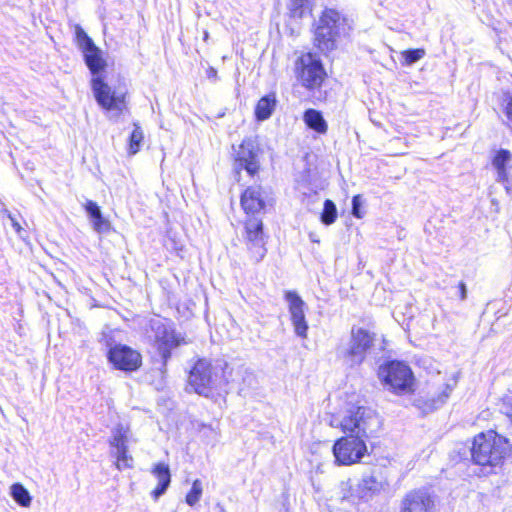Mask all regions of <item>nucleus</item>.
Returning a JSON list of instances; mask_svg holds the SVG:
<instances>
[{"label": "nucleus", "mask_w": 512, "mask_h": 512, "mask_svg": "<svg viewBox=\"0 0 512 512\" xmlns=\"http://www.w3.org/2000/svg\"><path fill=\"white\" fill-rule=\"evenodd\" d=\"M504 112L508 120V125L512 128V94L506 96Z\"/></svg>", "instance_id": "f704fd0d"}, {"label": "nucleus", "mask_w": 512, "mask_h": 512, "mask_svg": "<svg viewBox=\"0 0 512 512\" xmlns=\"http://www.w3.org/2000/svg\"><path fill=\"white\" fill-rule=\"evenodd\" d=\"M303 120L310 129L317 133L325 134L327 132L328 125L320 111L307 109L304 112Z\"/></svg>", "instance_id": "5701e85b"}, {"label": "nucleus", "mask_w": 512, "mask_h": 512, "mask_svg": "<svg viewBox=\"0 0 512 512\" xmlns=\"http://www.w3.org/2000/svg\"><path fill=\"white\" fill-rule=\"evenodd\" d=\"M363 206V199L361 195H355L352 198V215L356 218L361 219L364 215V212L362 210Z\"/></svg>", "instance_id": "2f4dec72"}, {"label": "nucleus", "mask_w": 512, "mask_h": 512, "mask_svg": "<svg viewBox=\"0 0 512 512\" xmlns=\"http://www.w3.org/2000/svg\"><path fill=\"white\" fill-rule=\"evenodd\" d=\"M152 474L157 478L158 484L151 495L154 500H158V498L166 492L171 483L169 466L165 463H157L152 469Z\"/></svg>", "instance_id": "aec40b11"}, {"label": "nucleus", "mask_w": 512, "mask_h": 512, "mask_svg": "<svg viewBox=\"0 0 512 512\" xmlns=\"http://www.w3.org/2000/svg\"><path fill=\"white\" fill-rule=\"evenodd\" d=\"M233 169L237 175L245 170L251 177L255 176L260 169L259 149L255 141L246 138L239 145L235 153Z\"/></svg>", "instance_id": "f8f14e48"}, {"label": "nucleus", "mask_w": 512, "mask_h": 512, "mask_svg": "<svg viewBox=\"0 0 512 512\" xmlns=\"http://www.w3.org/2000/svg\"><path fill=\"white\" fill-rule=\"evenodd\" d=\"M276 97H275V94H268L264 97H262L257 105H256V109H255V116L257 118V120L259 121H264L266 119H268L274 109H275V106H276Z\"/></svg>", "instance_id": "b1692460"}, {"label": "nucleus", "mask_w": 512, "mask_h": 512, "mask_svg": "<svg viewBox=\"0 0 512 512\" xmlns=\"http://www.w3.org/2000/svg\"><path fill=\"white\" fill-rule=\"evenodd\" d=\"M401 512H436L435 498L425 490L411 491L402 500Z\"/></svg>", "instance_id": "dca6fc26"}, {"label": "nucleus", "mask_w": 512, "mask_h": 512, "mask_svg": "<svg viewBox=\"0 0 512 512\" xmlns=\"http://www.w3.org/2000/svg\"><path fill=\"white\" fill-rule=\"evenodd\" d=\"M512 2V0H510Z\"/></svg>", "instance_id": "a19ab883"}, {"label": "nucleus", "mask_w": 512, "mask_h": 512, "mask_svg": "<svg viewBox=\"0 0 512 512\" xmlns=\"http://www.w3.org/2000/svg\"><path fill=\"white\" fill-rule=\"evenodd\" d=\"M244 240L250 260L255 264L261 262L266 256L267 248L260 218L251 216L246 220Z\"/></svg>", "instance_id": "9d476101"}, {"label": "nucleus", "mask_w": 512, "mask_h": 512, "mask_svg": "<svg viewBox=\"0 0 512 512\" xmlns=\"http://www.w3.org/2000/svg\"><path fill=\"white\" fill-rule=\"evenodd\" d=\"M92 224L93 229L99 234L106 233L111 228L110 222L102 214L99 215V218L98 216L94 218Z\"/></svg>", "instance_id": "7c9ffc66"}, {"label": "nucleus", "mask_w": 512, "mask_h": 512, "mask_svg": "<svg viewBox=\"0 0 512 512\" xmlns=\"http://www.w3.org/2000/svg\"><path fill=\"white\" fill-rule=\"evenodd\" d=\"M241 206L249 215L254 216L265 208L263 191L260 186L248 187L241 196Z\"/></svg>", "instance_id": "a211bd4d"}, {"label": "nucleus", "mask_w": 512, "mask_h": 512, "mask_svg": "<svg viewBox=\"0 0 512 512\" xmlns=\"http://www.w3.org/2000/svg\"><path fill=\"white\" fill-rule=\"evenodd\" d=\"M452 389V386L445 384L444 389L437 397L420 396L414 400V406L423 414H429L446 403L450 393L452 392Z\"/></svg>", "instance_id": "6ab92c4d"}, {"label": "nucleus", "mask_w": 512, "mask_h": 512, "mask_svg": "<svg viewBox=\"0 0 512 512\" xmlns=\"http://www.w3.org/2000/svg\"><path fill=\"white\" fill-rule=\"evenodd\" d=\"M107 358L115 369L125 372H134L142 365L141 354L137 350L123 344H116L110 347Z\"/></svg>", "instance_id": "ddd939ff"}, {"label": "nucleus", "mask_w": 512, "mask_h": 512, "mask_svg": "<svg viewBox=\"0 0 512 512\" xmlns=\"http://www.w3.org/2000/svg\"><path fill=\"white\" fill-rule=\"evenodd\" d=\"M379 378L397 394L412 390L414 377L410 367L400 361H391L379 367Z\"/></svg>", "instance_id": "0eeeda50"}, {"label": "nucleus", "mask_w": 512, "mask_h": 512, "mask_svg": "<svg viewBox=\"0 0 512 512\" xmlns=\"http://www.w3.org/2000/svg\"><path fill=\"white\" fill-rule=\"evenodd\" d=\"M130 437L129 427L122 424L116 425L112 429V435L109 444L114 451L112 454L116 457V467L121 470L131 468L133 465V458L128 454V442Z\"/></svg>", "instance_id": "4468645a"}, {"label": "nucleus", "mask_w": 512, "mask_h": 512, "mask_svg": "<svg viewBox=\"0 0 512 512\" xmlns=\"http://www.w3.org/2000/svg\"><path fill=\"white\" fill-rule=\"evenodd\" d=\"M285 299L288 302L290 319L294 327L295 334L301 338L307 337L308 323L305 317L306 304L295 291H287Z\"/></svg>", "instance_id": "2eb2a0df"}, {"label": "nucleus", "mask_w": 512, "mask_h": 512, "mask_svg": "<svg viewBox=\"0 0 512 512\" xmlns=\"http://www.w3.org/2000/svg\"><path fill=\"white\" fill-rule=\"evenodd\" d=\"M459 290H460V298L461 300H465L467 297V289L464 282L459 283Z\"/></svg>", "instance_id": "4c0bfd02"}, {"label": "nucleus", "mask_w": 512, "mask_h": 512, "mask_svg": "<svg viewBox=\"0 0 512 512\" xmlns=\"http://www.w3.org/2000/svg\"><path fill=\"white\" fill-rule=\"evenodd\" d=\"M217 507L219 508V512H225L224 507L221 506L220 504H218Z\"/></svg>", "instance_id": "58836bf2"}, {"label": "nucleus", "mask_w": 512, "mask_h": 512, "mask_svg": "<svg viewBox=\"0 0 512 512\" xmlns=\"http://www.w3.org/2000/svg\"><path fill=\"white\" fill-rule=\"evenodd\" d=\"M337 218V209L333 201L327 199L324 202L323 212L321 214V221L325 225H330L335 222Z\"/></svg>", "instance_id": "a878e982"}, {"label": "nucleus", "mask_w": 512, "mask_h": 512, "mask_svg": "<svg viewBox=\"0 0 512 512\" xmlns=\"http://www.w3.org/2000/svg\"><path fill=\"white\" fill-rule=\"evenodd\" d=\"M162 359V368L165 369L171 358L172 349L186 343L180 334H177L171 323L165 319H152L150 321V335Z\"/></svg>", "instance_id": "423d86ee"}, {"label": "nucleus", "mask_w": 512, "mask_h": 512, "mask_svg": "<svg viewBox=\"0 0 512 512\" xmlns=\"http://www.w3.org/2000/svg\"><path fill=\"white\" fill-rule=\"evenodd\" d=\"M349 29L344 15L335 9L326 8L316 26L314 43L321 52H330L336 48L337 40L345 36Z\"/></svg>", "instance_id": "39448f33"}, {"label": "nucleus", "mask_w": 512, "mask_h": 512, "mask_svg": "<svg viewBox=\"0 0 512 512\" xmlns=\"http://www.w3.org/2000/svg\"><path fill=\"white\" fill-rule=\"evenodd\" d=\"M202 493V482L199 479L194 480L192 483L191 490L186 495V503L191 507L195 506L199 502Z\"/></svg>", "instance_id": "bb28decb"}, {"label": "nucleus", "mask_w": 512, "mask_h": 512, "mask_svg": "<svg viewBox=\"0 0 512 512\" xmlns=\"http://www.w3.org/2000/svg\"><path fill=\"white\" fill-rule=\"evenodd\" d=\"M332 427H340L345 435L361 437L368 440L377 435L382 426L379 415L365 406H351L346 409L341 419L332 418Z\"/></svg>", "instance_id": "7ed1b4c3"}, {"label": "nucleus", "mask_w": 512, "mask_h": 512, "mask_svg": "<svg viewBox=\"0 0 512 512\" xmlns=\"http://www.w3.org/2000/svg\"><path fill=\"white\" fill-rule=\"evenodd\" d=\"M296 72L302 85L308 89L319 87L326 75L321 61L312 53H306L297 60Z\"/></svg>", "instance_id": "9b49d317"}, {"label": "nucleus", "mask_w": 512, "mask_h": 512, "mask_svg": "<svg viewBox=\"0 0 512 512\" xmlns=\"http://www.w3.org/2000/svg\"><path fill=\"white\" fill-rule=\"evenodd\" d=\"M332 451L335 463L339 466L359 463L367 454L366 440L357 436L345 435L335 441Z\"/></svg>", "instance_id": "6e6552de"}, {"label": "nucleus", "mask_w": 512, "mask_h": 512, "mask_svg": "<svg viewBox=\"0 0 512 512\" xmlns=\"http://www.w3.org/2000/svg\"><path fill=\"white\" fill-rule=\"evenodd\" d=\"M142 140H143V131L138 124H134V129L130 135V140H129L130 154H136L140 150Z\"/></svg>", "instance_id": "cd10ccee"}, {"label": "nucleus", "mask_w": 512, "mask_h": 512, "mask_svg": "<svg viewBox=\"0 0 512 512\" xmlns=\"http://www.w3.org/2000/svg\"><path fill=\"white\" fill-rule=\"evenodd\" d=\"M8 218L11 222L12 227L15 229L16 233L22 237V227L20 226L18 220L15 216H13L11 213H8Z\"/></svg>", "instance_id": "c9c22d12"}, {"label": "nucleus", "mask_w": 512, "mask_h": 512, "mask_svg": "<svg viewBox=\"0 0 512 512\" xmlns=\"http://www.w3.org/2000/svg\"><path fill=\"white\" fill-rule=\"evenodd\" d=\"M426 52L422 48L418 49H409L402 52V56L404 58L406 65H412L415 62L419 61L425 56Z\"/></svg>", "instance_id": "c756f323"}, {"label": "nucleus", "mask_w": 512, "mask_h": 512, "mask_svg": "<svg viewBox=\"0 0 512 512\" xmlns=\"http://www.w3.org/2000/svg\"><path fill=\"white\" fill-rule=\"evenodd\" d=\"M338 499L343 504H348L352 507L357 506L361 503V499L358 497V487L353 486L351 480L342 481L338 487Z\"/></svg>", "instance_id": "4be33fe9"}, {"label": "nucleus", "mask_w": 512, "mask_h": 512, "mask_svg": "<svg viewBox=\"0 0 512 512\" xmlns=\"http://www.w3.org/2000/svg\"><path fill=\"white\" fill-rule=\"evenodd\" d=\"M512 159L510 151L506 149L499 150L492 160V165L497 172L496 180L498 182H508L507 166Z\"/></svg>", "instance_id": "412c9836"}, {"label": "nucleus", "mask_w": 512, "mask_h": 512, "mask_svg": "<svg viewBox=\"0 0 512 512\" xmlns=\"http://www.w3.org/2000/svg\"><path fill=\"white\" fill-rule=\"evenodd\" d=\"M502 402L503 406H507L502 408L503 413H505L512 422V396L509 394L504 395L502 398Z\"/></svg>", "instance_id": "72a5a7b5"}, {"label": "nucleus", "mask_w": 512, "mask_h": 512, "mask_svg": "<svg viewBox=\"0 0 512 512\" xmlns=\"http://www.w3.org/2000/svg\"><path fill=\"white\" fill-rule=\"evenodd\" d=\"M84 209L91 218V220H93L97 216L99 217V215L102 214L100 207L97 205L96 202L92 200L86 201V203L84 204Z\"/></svg>", "instance_id": "473e14b6"}, {"label": "nucleus", "mask_w": 512, "mask_h": 512, "mask_svg": "<svg viewBox=\"0 0 512 512\" xmlns=\"http://www.w3.org/2000/svg\"><path fill=\"white\" fill-rule=\"evenodd\" d=\"M511 453V445L507 438L495 431L479 433L473 439L471 458L474 464L495 468L503 464Z\"/></svg>", "instance_id": "20e7f679"}, {"label": "nucleus", "mask_w": 512, "mask_h": 512, "mask_svg": "<svg viewBox=\"0 0 512 512\" xmlns=\"http://www.w3.org/2000/svg\"><path fill=\"white\" fill-rule=\"evenodd\" d=\"M230 377L231 371L225 361L199 359L190 371L188 385L195 393L208 397L228 384Z\"/></svg>", "instance_id": "f03ea898"}, {"label": "nucleus", "mask_w": 512, "mask_h": 512, "mask_svg": "<svg viewBox=\"0 0 512 512\" xmlns=\"http://www.w3.org/2000/svg\"><path fill=\"white\" fill-rule=\"evenodd\" d=\"M75 42L82 52L85 64L92 74L91 86L97 103L105 110L121 112L124 107V95L118 94L104 82L100 73L105 70L107 63L102 50L79 25H74Z\"/></svg>", "instance_id": "f257e3e1"}, {"label": "nucleus", "mask_w": 512, "mask_h": 512, "mask_svg": "<svg viewBox=\"0 0 512 512\" xmlns=\"http://www.w3.org/2000/svg\"><path fill=\"white\" fill-rule=\"evenodd\" d=\"M208 38V33L205 32V36H204V39H207Z\"/></svg>", "instance_id": "ea45409f"}, {"label": "nucleus", "mask_w": 512, "mask_h": 512, "mask_svg": "<svg viewBox=\"0 0 512 512\" xmlns=\"http://www.w3.org/2000/svg\"><path fill=\"white\" fill-rule=\"evenodd\" d=\"M12 498L22 507H29L32 498L28 490L20 483H15L10 488Z\"/></svg>", "instance_id": "393cba45"}, {"label": "nucleus", "mask_w": 512, "mask_h": 512, "mask_svg": "<svg viewBox=\"0 0 512 512\" xmlns=\"http://www.w3.org/2000/svg\"><path fill=\"white\" fill-rule=\"evenodd\" d=\"M374 342V334L361 327L351 329L348 347L342 352L345 363L350 366L360 365L366 358Z\"/></svg>", "instance_id": "1a4fd4ad"}, {"label": "nucleus", "mask_w": 512, "mask_h": 512, "mask_svg": "<svg viewBox=\"0 0 512 512\" xmlns=\"http://www.w3.org/2000/svg\"><path fill=\"white\" fill-rule=\"evenodd\" d=\"M386 486L385 479L379 473L365 474L357 483L358 497L361 502H368L383 491Z\"/></svg>", "instance_id": "f3484780"}, {"label": "nucleus", "mask_w": 512, "mask_h": 512, "mask_svg": "<svg viewBox=\"0 0 512 512\" xmlns=\"http://www.w3.org/2000/svg\"><path fill=\"white\" fill-rule=\"evenodd\" d=\"M207 78L213 81L217 80V70L213 67H209L206 71Z\"/></svg>", "instance_id": "e433bc0d"}, {"label": "nucleus", "mask_w": 512, "mask_h": 512, "mask_svg": "<svg viewBox=\"0 0 512 512\" xmlns=\"http://www.w3.org/2000/svg\"><path fill=\"white\" fill-rule=\"evenodd\" d=\"M309 0H290L288 4L292 17L301 18L308 9Z\"/></svg>", "instance_id": "c85d7f7f"}]
</instances>
